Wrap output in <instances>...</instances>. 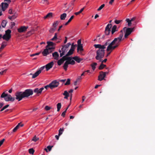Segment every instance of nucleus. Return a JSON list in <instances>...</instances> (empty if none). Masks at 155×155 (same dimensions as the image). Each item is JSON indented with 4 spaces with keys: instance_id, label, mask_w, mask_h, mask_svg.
<instances>
[{
    "instance_id": "30",
    "label": "nucleus",
    "mask_w": 155,
    "mask_h": 155,
    "mask_svg": "<svg viewBox=\"0 0 155 155\" xmlns=\"http://www.w3.org/2000/svg\"><path fill=\"white\" fill-rule=\"evenodd\" d=\"M11 31L10 29H8L7 30L5 31V34L4 35H10L11 37Z\"/></svg>"
},
{
    "instance_id": "42",
    "label": "nucleus",
    "mask_w": 155,
    "mask_h": 155,
    "mask_svg": "<svg viewBox=\"0 0 155 155\" xmlns=\"http://www.w3.org/2000/svg\"><path fill=\"white\" fill-rule=\"evenodd\" d=\"M56 28L54 27L51 28L49 30V31L51 33H53L56 30Z\"/></svg>"
},
{
    "instance_id": "9",
    "label": "nucleus",
    "mask_w": 155,
    "mask_h": 155,
    "mask_svg": "<svg viewBox=\"0 0 155 155\" xmlns=\"http://www.w3.org/2000/svg\"><path fill=\"white\" fill-rule=\"evenodd\" d=\"M59 82L56 80H54L52 81L49 84V86H50V88L53 89V88L58 87L59 85Z\"/></svg>"
},
{
    "instance_id": "56",
    "label": "nucleus",
    "mask_w": 155,
    "mask_h": 155,
    "mask_svg": "<svg viewBox=\"0 0 155 155\" xmlns=\"http://www.w3.org/2000/svg\"><path fill=\"white\" fill-rule=\"evenodd\" d=\"M78 45H82L81 44V39H79L77 41Z\"/></svg>"
},
{
    "instance_id": "33",
    "label": "nucleus",
    "mask_w": 155,
    "mask_h": 155,
    "mask_svg": "<svg viewBox=\"0 0 155 155\" xmlns=\"http://www.w3.org/2000/svg\"><path fill=\"white\" fill-rule=\"evenodd\" d=\"M97 64L95 62L93 63V64H91V66L93 70H94L96 68V66L97 65Z\"/></svg>"
},
{
    "instance_id": "3",
    "label": "nucleus",
    "mask_w": 155,
    "mask_h": 155,
    "mask_svg": "<svg viewBox=\"0 0 155 155\" xmlns=\"http://www.w3.org/2000/svg\"><path fill=\"white\" fill-rule=\"evenodd\" d=\"M0 97L1 98H4L5 100L6 101H10L13 102L15 99V98L14 97H12L10 94L5 93V92H3L2 94Z\"/></svg>"
},
{
    "instance_id": "25",
    "label": "nucleus",
    "mask_w": 155,
    "mask_h": 155,
    "mask_svg": "<svg viewBox=\"0 0 155 155\" xmlns=\"http://www.w3.org/2000/svg\"><path fill=\"white\" fill-rule=\"evenodd\" d=\"M53 13L51 12H50L48 13L44 17L45 19L47 18H50L52 17Z\"/></svg>"
},
{
    "instance_id": "61",
    "label": "nucleus",
    "mask_w": 155,
    "mask_h": 155,
    "mask_svg": "<svg viewBox=\"0 0 155 155\" xmlns=\"http://www.w3.org/2000/svg\"><path fill=\"white\" fill-rule=\"evenodd\" d=\"M62 47H63L66 48H67V49H68V48L69 47V46L67 44L66 45H65L62 46Z\"/></svg>"
},
{
    "instance_id": "13",
    "label": "nucleus",
    "mask_w": 155,
    "mask_h": 155,
    "mask_svg": "<svg viewBox=\"0 0 155 155\" xmlns=\"http://www.w3.org/2000/svg\"><path fill=\"white\" fill-rule=\"evenodd\" d=\"M54 64L53 61H52L48 64L45 65V68L46 71H48L51 68Z\"/></svg>"
},
{
    "instance_id": "36",
    "label": "nucleus",
    "mask_w": 155,
    "mask_h": 155,
    "mask_svg": "<svg viewBox=\"0 0 155 155\" xmlns=\"http://www.w3.org/2000/svg\"><path fill=\"white\" fill-rule=\"evenodd\" d=\"M126 21L128 23V26L129 27L131 26L132 24V23L130 20L129 18H127L126 19Z\"/></svg>"
},
{
    "instance_id": "46",
    "label": "nucleus",
    "mask_w": 155,
    "mask_h": 155,
    "mask_svg": "<svg viewBox=\"0 0 155 155\" xmlns=\"http://www.w3.org/2000/svg\"><path fill=\"white\" fill-rule=\"evenodd\" d=\"M94 46L96 48H98L99 49H100V47L101 46V44H95L94 45Z\"/></svg>"
},
{
    "instance_id": "51",
    "label": "nucleus",
    "mask_w": 155,
    "mask_h": 155,
    "mask_svg": "<svg viewBox=\"0 0 155 155\" xmlns=\"http://www.w3.org/2000/svg\"><path fill=\"white\" fill-rule=\"evenodd\" d=\"M40 53V52L32 54H30V56L31 57H33L36 55H38Z\"/></svg>"
},
{
    "instance_id": "20",
    "label": "nucleus",
    "mask_w": 155,
    "mask_h": 155,
    "mask_svg": "<svg viewBox=\"0 0 155 155\" xmlns=\"http://www.w3.org/2000/svg\"><path fill=\"white\" fill-rule=\"evenodd\" d=\"M72 58L78 63H79L83 60L82 59L77 56L73 57Z\"/></svg>"
},
{
    "instance_id": "35",
    "label": "nucleus",
    "mask_w": 155,
    "mask_h": 155,
    "mask_svg": "<svg viewBox=\"0 0 155 155\" xmlns=\"http://www.w3.org/2000/svg\"><path fill=\"white\" fill-rule=\"evenodd\" d=\"M57 111H59L61 107V103H58L57 104Z\"/></svg>"
},
{
    "instance_id": "17",
    "label": "nucleus",
    "mask_w": 155,
    "mask_h": 155,
    "mask_svg": "<svg viewBox=\"0 0 155 155\" xmlns=\"http://www.w3.org/2000/svg\"><path fill=\"white\" fill-rule=\"evenodd\" d=\"M52 56L56 60H58L59 58V54L57 52H54L52 53Z\"/></svg>"
},
{
    "instance_id": "52",
    "label": "nucleus",
    "mask_w": 155,
    "mask_h": 155,
    "mask_svg": "<svg viewBox=\"0 0 155 155\" xmlns=\"http://www.w3.org/2000/svg\"><path fill=\"white\" fill-rule=\"evenodd\" d=\"M122 20H115L114 21V22L117 24H119L122 21Z\"/></svg>"
},
{
    "instance_id": "60",
    "label": "nucleus",
    "mask_w": 155,
    "mask_h": 155,
    "mask_svg": "<svg viewBox=\"0 0 155 155\" xmlns=\"http://www.w3.org/2000/svg\"><path fill=\"white\" fill-rule=\"evenodd\" d=\"M53 147V146H47V148L48 150L49 151H50L51 150L52 147Z\"/></svg>"
},
{
    "instance_id": "28",
    "label": "nucleus",
    "mask_w": 155,
    "mask_h": 155,
    "mask_svg": "<svg viewBox=\"0 0 155 155\" xmlns=\"http://www.w3.org/2000/svg\"><path fill=\"white\" fill-rule=\"evenodd\" d=\"M77 50L78 52L79 50L81 51H83L84 49L83 48L82 45H78Z\"/></svg>"
},
{
    "instance_id": "29",
    "label": "nucleus",
    "mask_w": 155,
    "mask_h": 155,
    "mask_svg": "<svg viewBox=\"0 0 155 155\" xmlns=\"http://www.w3.org/2000/svg\"><path fill=\"white\" fill-rule=\"evenodd\" d=\"M7 23V21L6 20H3L1 23L2 27L4 28L6 26V25Z\"/></svg>"
},
{
    "instance_id": "57",
    "label": "nucleus",
    "mask_w": 155,
    "mask_h": 155,
    "mask_svg": "<svg viewBox=\"0 0 155 155\" xmlns=\"http://www.w3.org/2000/svg\"><path fill=\"white\" fill-rule=\"evenodd\" d=\"M66 112V110H65L62 113L61 115V116L64 117Z\"/></svg>"
},
{
    "instance_id": "22",
    "label": "nucleus",
    "mask_w": 155,
    "mask_h": 155,
    "mask_svg": "<svg viewBox=\"0 0 155 155\" xmlns=\"http://www.w3.org/2000/svg\"><path fill=\"white\" fill-rule=\"evenodd\" d=\"M69 64L68 61H66L64 64L63 68L65 71L67 70V68L68 67V65Z\"/></svg>"
},
{
    "instance_id": "12",
    "label": "nucleus",
    "mask_w": 155,
    "mask_h": 155,
    "mask_svg": "<svg viewBox=\"0 0 155 155\" xmlns=\"http://www.w3.org/2000/svg\"><path fill=\"white\" fill-rule=\"evenodd\" d=\"M104 73V72L102 71L100 72L99 75L98 77V80L101 81L104 79V78L106 77V75Z\"/></svg>"
},
{
    "instance_id": "16",
    "label": "nucleus",
    "mask_w": 155,
    "mask_h": 155,
    "mask_svg": "<svg viewBox=\"0 0 155 155\" xmlns=\"http://www.w3.org/2000/svg\"><path fill=\"white\" fill-rule=\"evenodd\" d=\"M111 43V42H110V40L109 39V40H107L106 41V42L104 44V45H105V46L106 47L108 45V46L107 47V51H108L111 50H113L115 49H113L112 48H111L109 49L108 50V47L110 45V44Z\"/></svg>"
},
{
    "instance_id": "39",
    "label": "nucleus",
    "mask_w": 155,
    "mask_h": 155,
    "mask_svg": "<svg viewBox=\"0 0 155 155\" xmlns=\"http://www.w3.org/2000/svg\"><path fill=\"white\" fill-rule=\"evenodd\" d=\"M34 31V29H32L27 32V35L29 36L33 34Z\"/></svg>"
},
{
    "instance_id": "24",
    "label": "nucleus",
    "mask_w": 155,
    "mask_h": 155,
    "mask_svg": "<svg viewBox=\"0 0 155 155\" xmlns=\"http://www.w3.org/2000/svg\"><path fill=\"white\" fill-rule=\"evenodd\" d=\"M17 16V14L15 13L14 14V15L12 16H9L8 18L12 21Z\"/></svg>"
},
{
    "instance_id": "19",
    "label": "nucleus",
    "mask_w": 155,
    "mask_h": 155,
    "mask_svg": "<svg viewBox=\"0 0 155 155\" xmlns=\"http://www.w3.org/2000/svg\"><path fill=\"white\" fill-rule=\"evenodd\" d=\"M117 31H118V29L117 28V26L115 25H114L111 29V33L112 35H113L114 34L115 32Z\"/></svg>"
},
{
    "instance_id": "11",
    "label": "nucleus",
    "mask_w": 155,
    "mask_h": 155,
    "mask_svg": "<svg viewBox=\"0 0 155 155\" xmlns=\"http://www.w3.org/2000/svg\"><path fill=\"white\" fill-rule=\"evenodd\" d=\"M44 90V88L42 87L40 88H36L33 91L38 96L39 95L41 94L42 91Z\"/></svg>"
},
{
    "instance_id": "18",
    "label": "nucleus",
    "mask_w": 155,
    "mask_h": 155,
    "mask_svg": "<svg viewBox=\"0 0 155 155\" xmlns=\"http://www.w3.org/2000/svg\"><path fill=\"white\" fill-rule=\"evenodd\" d=\"M62 52L61 54H60V57H62L63 55L65 54V53H66L68 50V49H67L63 47L62 48Z\"/></svg>"
},
{
    "instance_id": "27",
    "label": "nucleus",
    "mask_w": 155,
    "mask_h": 155,
    "mask_svg": "<svg viewBox=\"0 0 155 155\" xmlns=\"http://www.w3.org/2000/svg\"><path fill=\"white\" fill-rule=\"evenodd\" d=\"M64 61V60L62 58H61L57 62L59 66H60Z\"/></svg>"
},
{
    "instance_id": "14",
    "label": "nucleus",
    "mask_w": 155,
    "mask_h": 155,
    "mask_svg": "<svg viewBox=\"0 0 155 155\" xmlns=\"http://www.w3.org/2000/svg\"><path fill=\"white\" fill-rule=\"evenodd\" d=\"M28 28V26H22L18 28V31L19 33L24 32L26 31Z\"/></svg>"
},
{
    "instance_id": "1",
    "label": "nucleus",
    "mask_w": 155,
    "mask_h": 155,
    "mask_svg": "<svg viewBox=\"0 0 155 155\" xmlns=\"http://www.w3.org/2000/svg\"><path fill=\"white\" fill-rule=\"evenodd\" d=\"M123 36V34L120 33L119 37L115 38L111 42V43L108 47V50L111 48L115 49L119 45L120 42L122 40V38Z\"/></svg>"
},
{
    "instance_id": "50",
    "label": "nucleus",
    "mask_w": 155,
    "mask_h": 155,
    "mask_svg": "<svg viewBox=\"0 0 155 155\" xmlns=\"http://www.w3.org/2000/svg\"><path fill=\"white\" fill-rule=\"evenodd\" d=\"M18 128H19L18 127V126H16L12 130V132H15Z\"/></svg>"
},
{
    "instance_id": "58",
    "label": "nucleus",
    "mask_w": 155,
    "mask_h": 155,
    "mask_svg": "<svg viewBox=\"0 0 155 155\" xmlns=\"http://www.w3.org/2000/svg\"><path fill=\"white\" fill-rule=\"evenodd\" d=\"M72 59H73L72 58H71V57H68V58H67V60L66 61H71Z\"/></svg>"
},
{
    "instance_id": "53",
    "label": "nucleus",
    "mask_w": 155,
    "mask_h": 155,
    "mask_svg": "<svg viewBox=\"0 0 155 155\" xmlns=\"http://www.w3.org/2000/svg\"><path fill=\"white\" fill-rule=\"evenodd\" d=\"M104 68V66H103V65H102V63H101V65H100V66L99 68V70H102Z\"/></svg>"
},
{
    "instance_id": "37",
    "label": "nucleus",
    "mask_w": 155,
    "mask_h": 155,
    "mask_svg": "<svg viewBox=\"0 0 155 155\" xmlns=\"http://www.w3.org/2000/svg\"><path fill=\"white\" fill-rule=\"evenodd\" d=\"M77 45H74V43H72L71 46V48H70V50H72V51H74V49L75 48V47Z\"/></svg>"
},
{
    "instance_id": "31",
    "label": "nucleus",
    "mask_w": 155,
    "mask_h": 155,
    "mask_svg": "<svg viewBox=\"0 0 155 155\" xmlns=\"http://www.w3.org/2000/svg\"><path fill=\"white\" fill-rule=\"evenodd\" d=\"M6 42L4 41L2 42L1 48H2V49H3L6 47Z\"/></svg>"
},
{
    "instance_id": "23",
    "label": "nucleus",
    "mask_w": 155,
    "mask_h": 155,
    "mask_svg": "<svg viewBox=\"0 0 155 155\" xmlns=\"http://www.w3.org/2000/svg\"><path fill=\"white\" fill-rule=\"evenodd\" d=\"M63 95L64 96V99H68V97L69 96L70 94L67 91H65L63 93Z\"/></svg>"
},
{
    "instance_id": "55",
    "label": "nucleus",
    "mask_w": 155,
    "mask_h": 155,
    "mask_svg": "<svg viewBox=\"0 0 155 155\" xmlns=\"http://www.w3.org/2000/svg\"><path fill=\"white\" fill-rule=\"evenodd\" d=\"M5 140V139H3L1 140H0V147L2 144Z\"/></svg>"
},
{
    "instance_id": "48",
    "label": "nucleus",
    "mask_w": 155,
    "mask_h": 155,
    "mask_svg": "<svg viewBox=\"0 0 155 155\" xmlns=\"http://www.w3.org/2000/svg\"><path fill=\"white\" fill-rule=\"evenodd\" d=\"M68 61V62L69 64H71V65H74L75 64V62L73 60H71V61Z\"/></svg>"
},
{
    "instance_id": "10",
    "label": "nucleus",
    "mask_w": 155,
    "mask_h": 155,
    "mask_svg": "<svg viewBox=\"0 0 155 155\" xmlns=\"http://www.w3.org/2000/svg\"><path fill=\"white\" fill-rule=\"evenodd\" d=\"M45 68V66L41 67L35 73L32 74V78H35L37 77L39 74L41 73V71H42Z\"/></svg>"
},
{
    "instance_id": "59",
    "label": "nucleus",
    "mask_w": 155,
    "mask_h": 155,
    "mask_svg": "<svg viewBox=\"0 0 155 155\" xmlns=\"http://www.w3.org/2000/svg\"><path fill=\"white\" fill-rule=\"evenodd\" d=\"M51 109V107L48 106H45V109L46 110H49Z\"/></svg>"
},
{
    "instance_id": "43",
    "label": "nucleus",
    "mask_w": 155,
    "mask_h": 155,
    "mask_svg": "<svg viewBox=\"0 0 155 155\" xmlns=\"http://www.w3.org/2000/svg\"><path fill=\"white\" fill-rule=\"evenodd\" d=\"M63 131L64 129L63 128H62V129L61 128L59 130V136H60L61 134H62Z\"/></svg>"
},
{
    "instance_id": "41",
    "label": "nucleus",
    "mask_w": 155,
    "mask_h": 155,
    "mask_svg": "<svg viewBox=\"0 0 155 155\" xmlns=\"http://www.w3.org/2000/svg\"><path fill=\"white\" fill-rule=\"evenodd\" d=\"M35 150L33 148H30L29 149V153L30 154H33Z\"/></svg>"
},
{
    "instance_id": "40",
    "label": "nucleus",
    "mask_w": 155,
    "mask_h": 155,
    "mask_svg": "<svg viewBox=\"0 0 155 155\" xmlns=\"http://www.w3.org/2000/svg\"><path fill=\"white\" fill-rule=\"evenodd\" d=\"M39 139L38 137H37L36 136H35L32 138V140L34 142H36Z\"/></svg>"
},
{
    "instance_id": "5",
    "label": "nucleus",
    "mask_w": 155,
    "mask_h": 155,
    "mask_svg": "<svg viewBox=\"0 0 155 155\" xmlns=\"http://www.w3.org/2000/svg\"><path fill=\"white\" fill-rule=\"evenodd\" d=\"M23 94L22 92H16L15 93V99L18 100V101H20L23 98L25 97Z\"/></svg>"
},
{
    "instance_id": "15",
    "label": "nucleus",
    "mask_w": 155,
    "mask_h": 155,
    "mask_svg": "<svg viewBox=\"0 0 155 155\" xmlns=\"http://www.w3.org/2000/svg\"><path fill=\"white\" fill-rule=\"evenodd\" d=\"M2 10L4 11L8 6V4L6 2H2L1 5Z\"/></svg>"
},
{
    "instance_id": "45",
    "label": "nucleus",
    "mask_w": 155,
    "mask_h": 155,
    "mask_svg": "<svg viewBox=\"0 0 155 155\" xmlns=\"http://www.w3.org/2000/svg\"><path fill=\"white\" fill-rule=\"evenodd\" d=\"M9 106V104H7L5 106H4V107H2V108L0 110V111H2L3 110H5L6 108H8Z\"/></svg>"
},
{
    "instance_id": "47",
    "label": "nucleus",
    "mask_w": 155,
    "mask_h": 155,
    "mask_svg": "<svg viewBox=\"0 0 155 155\" xmlns=\"http://www.w3.org/2000/svg\"><path fill=\"white\" fill-rule=\"evenodd\" d=\"M105 6V4H103L100 7L98 8L97 10L98 11H100Z\"/></svg>"
},
{
    "instance_id": "8",
    "label": "nucleus",
    "mask_w": 155,
    "mask_h": 155,
    "mask_svg": "<svg viewBox=\"0 0 155 155\" xmlns=\"http://www.w3.org/2000/svg\"><path fill=\"white\" fill-rule=\"evenodd\" d=\"M112 26L111 24H108L106 26L105 30V34L106 35H108L110 33L111 30L110 29Z\"/></svg>"
},
{
    "instance_id": "34",
    "label": "nucleus",
    "mask_w": 155,
    "mask_h": 155,
    "mask_svg": "<svg viewBox=\"0 0 155 155\" xmlns=\"http://www.w3.org/2000/svg\"><path fill=\"white\" fill-rule=\"evenodd\" d=\"M57 39V33H55L54 37L51 40L52 41H54L56 40Z\"/></svg>"
},
{
    "instance_id": "38",
    "label": "nucleus",
    "mask_w": 155,
    "mask_h": 155,
    "mask_svg": "<svg viewBox=\"0 0 155 155\" xmlns=\"http://www.w3.org/2000/svg\"><path fill=\"white\" fill-rule=\"evenodd\" d=\"M74 51H72V50L70 49V50L67 54V56H69L73 54Z\"/></svg>"
},
{
    "instance_id": "26",
    "label": "nucleus",
    "mask_w": 155,
    "mask_h": 155,
    "mask_svg": "<svg viewBox=\"0 0 155 155\" xmlns=\"http://www.w3.org/2000/svg\"><path fill=\"white\" fill-rule=\"evenodd\" d=\"M67 14L66 13H64L60 15V19L61 20H64L66 17Z\"/></svg>"
},
{
    "instance_id": "2",
    "label": "nucleus",
    "mask_w": 155,
    "mask_h": 155,
    "mask_svg": "<svg viewBox=\"0 0 155 155\" xmlns=\"http://www.w3.org/2000/svg\"><path fill=\"white\" fill-rule=\"evenodd\" d=\"M48 45L46 46V48L44 49L42 52V54L44 56H46L49 53H51L52 51V50H53L55 49V47L53 46L55 45V44L53 42L48 41L47 42Z\"/></svg>"
},
{
    "instance_id": "63",
    "label": "nucleus",
    "mask_w": 155,
    "mask_h": 155,
    "mask_svg": "<svg viewBox=\"0 0 155 155\" xmlns=\"http://www.w3.org/2000/svg\"><path fill=\"white\" fill-rule=\"evenodd\" d=\"M74 15H72V16L70 18V19H69V20H68V21H69V22H70L74 18Z\"/></svg>"
},
{
    "instance_id": "21",
    "label": "nucleus",
    "mask_w": 155,
    "mask_h": 155,
    "mask_svg": "<svg viewBox=\"0 0 155 155\" xmlns=\"http://www.w3.org/2000/svg\"><path fill=\"white\" fill-rule=\"evenodd\" d=\"M11 37L10 35H4L2 36V38L6 41H8L11 38Z\"/></svg>"
},
{
    "instance_id": "54",
    "label": "nucleus",
    "mask_w": 155,
    "mask_h": 155,
    "mask_svg": "<svg viewBox=\"0 0 155 155\" xmlns=\"http://www.w3.org/2000/svg\"><path fill=\"white\" fill-rule=\"evenodd\" d=\"M106 46H105V45L104 44L103 45H101V46L100 47V49L101 50H104L105 48H106Z\"/></svg>"
},
{
    "instance_id": "62",
    "label": "nucleus",
    "mask_w": 155,
    "mask_h": 155,
    "mask_svg": "<svg viewBox=\"0 0 155 155\" xmlns=\"http://www.w3.org/2000/svg\"><path fill=\"white\" fill-rule=\"evenodd\" d=\"M48 87H50V86H49V84L48 85L45 86L44 87V88H45L46 89V90L44 91H46V90L48 89Z\"/></svg>"
},
{
    "instance_id": "32",
    "label": "nucleus",
    "mask_w": 155,
    "mask_h": 155,
    "mask_svg": "<svg viewBox=\"0 0 155 155\" xmlns=\"http://www.w3.org/2000/svg\"><path fill=\"white\" fill-rule=\"evenodd\" d=\"M59 22L58 21H54L53 24V27L54 28H56V27L58 25Z\"/></svg>"
},
{
    "instance_id": "7",
    "label": "nucleus",
    "mask_w": 155,
    "mask_h": 155,
    "mask_svg": "<svg viewBox=\"0 0 155 155\" xmlns=\"http://www.w3.org/2000/svg\"><path fill=\"white\" fill-rule=\"evenodd\" d=\"M125 29H126L125 31V33L124 35V38H127L128 36L132 32L134 28H127L126 27H124L123 28V30L125 31Z\"/></svg>"
},
{
    "instance_id": "49",
    "label": "nucleus",
    "mask_w": 155,
    "mask_h": 155,
    "mask_svg": "<svg viewBox=\"0 0 155 155\" xmlns=\"http://www.w3.org/2000/svg\"><path fill=\"white\" fill-rule=\"evenodd\" d=\"M68 56H67V54L65 56H63L61 58L63 60H64V61H67V58H68Z\"/></svg>"
},
{
    "instance_id": "44",
    "label": "nucleus",
    "mask_w": 155,
    "mask_h": 155,
    "mask_svg": "<svg viewBox=\"0 0 155 155\" xmlns=\"http://www.w3.org/2000/svg\"><path fill=\"white\" fill-rule=\"evenodd\" d=\"M70 80L71 79L69 78L67 79L66 82L65 83L64 85H69L70 84Z\"/></svg>"
},
{
    "instance_id": "4",
    "label": "nucleus",
    "mask_w": 155,
    "mask_h": 155,
    "mask_svg": "<svg viewBox=\"0 0 155 155\" xmlns=\"http://www.w3.org/2000/svg\"><path fill=\"white\" fill-rule=\"evenodd\" d=\"M105 50H104L98 49L96 52V56L95 58L97 60H100L103 58L104 55Z\"/></svg>"
},
{
    "instance_id": "64",
    "label": "nucleus",
    "mask_w": 155,
    "mask_h": 155,
    "mask_svg": "<svg viewBox=\"0 0 155 155\" xmlns=\"http://www.w3.org/2000/svg\"><path fill=\"white\" fill-rule=\"evenodd\" d=\"M17 126H18V127L19 128V127H22L23 126V124H21V123H18Z\"/></svg>"
},
{
    "instance_id": "6",
    "label": "nucleus",
    "mask_w": 155,
    "mask_h": 155,
    "mask_svg": "<svg viewBox=\"0 0 155 155\" xmlns=\"http://www.w3.org/2000/svg\"><path fill=\"white\" fill-rule=\"evenodd\" d=\"M23 93L25 97H28L33 94V91L32 89H28L26 90L24 92H23Z\"/></svg>"
}]
</instances>
